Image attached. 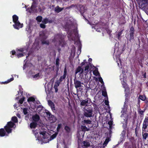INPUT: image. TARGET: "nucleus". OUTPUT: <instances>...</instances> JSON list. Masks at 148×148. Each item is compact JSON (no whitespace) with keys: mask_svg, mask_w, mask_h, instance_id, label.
Instances as JSON below:
<instances>
[{"mask_svg":"<svg viewBox=\"0 0 148 148\" xmlns=\"http://www.w3.org/2000/svg\"><path fill=\"white\" fill-rule=\"evenodd\" d=\"M139 99L142 101H145L146 99V97L145 95H140L138 97Z\"/></svg>","mask_w":148,"mask_h":148,"instance_id":"obj_28","label":"nucleus"},{"mask_svg":"<svg viewBox=\"0 0 148 148\" xmlns=\"http://www.w3.org/2000/svg\"><path fill=\"white\" fill-rule=\"evenodd\" d=\"M10 53H12V55H16V52L14 50H12L11 51Z\"/></svg>","mask_w":148,"mask_h":148,"instance_id":"obj_62","label":"nucleus"},{"mask_svg":"<svg viewBox=\"0 0 148 148\" xmlns=\"http://www.w3.org/2000/svg\"><path fill=\"white\" fill-rule=\"evenodd\" d=\"M121 112L122 113L123 112V113L122 114H121V117H125V116H124V115L125 114V115H126V113L125 112H124V111H123V110H122Z\"/></svg>","mask_w":148,"mask_h":148,"instance_id":"obj_51","label":"nucleus"},{"mask_svg":"<svg viewBox=\"0 0 148 148\" xmlns=\"http://www.w3.org/2000/svg\"><path fill=\"white\" fill-rule=\"evenodd\" d=\"M14 80V78L13 77L11 78L10 79H8L7 80L8 83Z\"/></svg>","mask_w":148,"mask_h":148,"instance_id":"obj_61","label":"nucleus"},{"mask_svg":"<svg viewBox=\"0 0 148 148\" xmlns=\"http://www.w3.org/2000/svg\"><path fill=\"white\" fill-rule=\"evenodd\" d=\"M145 111V109H144V110H142L140 108V107H139L138 108V113L139 114L140 116H143L144 115V113Z\"/></svg>","mask_w":148,"mask_h":148,"instance_id":"obj_19","label":"nucleus"},{"mask_svg":"<svg viewBox=\"0 0 148 148\" xmlns=\"http://www.w3.org/2000/svg\"><path fill=\"white\" fill-rule=\"evenodd\" d=\"M143 122H145L146 123H148V116L145 118Z\"/></svg>","mask_w":148,"mask_h":148,"instance_id":"obj_59","label":"nucleus"},{"mask_svg":"<svg viewBox=\"0 0 148 148\" xmlns=\"http://www.w3.org/2000/svg\"><path fill=\"white\" fill-rule=\"evenodd\" d=\"M25 97H23L19 100V102L21 104H22L24 101Z\"/></svg>","mask_w":148,"mask_h":148,"instance_id":"obj_46","label":"nucleus"},{"mask_svg":"<svg viewBox=\"0 0 148 148\" xmlns=\"http://www.w3.org/2000/svg\"><path fill=\"white\" fill-rule=\"evenodd\" d=\"M42 22L44 24H46L48 23V19L47 18H46L44 19L42 21Z\"/></svg>","mask_w":148,"mask_h":148,"instance_id":"obj_47","label":"nucleus"},{"mask_svg":"<svg viewBox=\"0 0 148 148\" xmlns=\"http://www.w3.org/2000/svg\"><path fill=\"white\" fill-rule=\"evenodd\" d=\"M16 56L18 58H19L24 56V55L23 53H17L16 54Z\"/></svg>","mask_w":148,"mask_h":148,"instance_id":"obj_37","label":"nucleus"},{"mask_svg":"<svg viewBox=\"0 0 148 148\" xmlns=\"http://www.w3.org/2000/svg\"><path fill=\"white\" fill-rule=\"evenodd\" d=\"M89 67V65H87L85 67L84 71V69L82 68L81 66H79L76 69V70L75 72V74H77V73L81 71L79 75H81L82 74H83L84 73L85 75H87L88 72L89 71L88 69Z\"/></svg>","mask_w":148,"mask_h":148,"instance_id":"obj_2","label":"nucleus"},{"mask_svg":"<svg viewBox=\"0 0 148 148\" xmlns=\"http://www.w3.org/2000/svg\"><path fill=\"white\" fill-rule=\"evenodd\" d=\"M12 19L13 22L14 23L15 22L19 21L18 17L16 15H14L12 16Z\"/></svg>","mask_w":148,"mask_h":148,"instance_id":"obj_22","label":"nucleus"},{"mask_svg":"<svg viewBox=\"0 0 148 148\" xmlns=\"http://www.w3.org/2000/svg\"><path fill=\"white\" fill-rule=\"evenodd\" d=\"M38 125L37 123L33 121L30 124V127L31 129L35 128Z\"/></svg>","mask_w":148,"mask_h":148,"instance_id":"obj_12","label":"nucleus"},{"mask_svg":"<svg viewBox=\"0 0 148 148\" xmlns=\"http://www.w3.org/2000/svg\"><path fill=\"white\" fill-rule=\"evenodd\" d=\"M123 21L121 22V25H123V24H125L126 22L125 21L124 19H123Z\"/></svg>","mask_w":148,"mask_h":148,"instance_id":"obj_64","label":"nucleus"},{"mask_svg":"<svg viewBox=\"0 0 148 148\" xmlns=\"http://www.w3.org/2000/svg\"><path fill=\"white\" fill-rule=\"evenodd\" d=\"M40 135H42L43 136V138L44 139H45L47 138L45 137V135L46 134V132L45 131H43L40 132Z\"/></svg>","mask_w":148,"mask_h":148,"instance_id":"obj_32","label":"nucleus"},{"mask_svg":"<svg viewBox=\"0 0 148 148\" xmlns=\"http://www.w3.org/2000/svg\"><path fill=\"white\" fill-rule=\"evenodd\" d=\"M32 119L33 121L37 123L40 120V118L38 115L36 114L32 116Z\"/></svg>","mask_w":148,"mask_h":148,"instance_id":"obj_10","label":"nucleus"},{"mask_svg":"<svg viewBox=\"0 0 148 148\" xmlns=\"http://www.w3.org/2000/svg\"><path fill=\"white\" fill-rule=\"evenodd\" d=\"M27 111H28V108H24L23 109V112L24 114L25 115H26L27 114V113H28Z\"/></svg>","mask_w":148,"mask_h":148,"instance_id":"obj_42","label":"nucleus"},{"mask_svg":"<svg viewBox=\"0 0 148 148\" xmlns=\"http://www.w3.org/2000/svg\"><path fill=\"white\" fill-rule=\"evenodd\" d=\"M99 81L102 84H104V82L102 78L101 77L99 78Z\"/></svg>","mask_w":148,"mask_h":148,"instance_id":"obj_50","label":"nucleus"},{"mask_svg":"<svg viewBox=\"0 0 148 148\" xmlns=\"http://www.w3.org/2000/svg\"><path fill=\"white\" fill-rule=\"evenodd\" d=\"M48 103L52 110H54L55 109L54 104L51 100H49L48 101Z\"/></svg>","mask_w":148,"mask_h":148,"instance_id":"obj_18","label":"nucleus"},{"mask_svg":"<svg viewBox=\"0 0 148 148\" xmlns=\"http://www.w3.org/2000/svg\"><path fill=\"white\" fill-rule=\"evenodd\" d=\"M42 44H46L47 45H49V40H42Z\"/></svg>","mask_w":148,"mask_h":148,"instance_id":"obj_34","label":"nucleus"},{"mask_svg":"<svg viewBox=\"0 0 148 148\" xmlns=\"http://www.w3.org/2000/svg\"><path fill=\"white\" fill-rule=\"evenodd\" d=\"M62 40V36L59 34H57L55 36L54 38L52 40V42H59L61 43L60 41Z\"/></svg>","mask_w":148,"mask_h":148,"instance_id":"obj_6","label":"nucleus"},{"mask_svg":"<svg viewBox=\"0 0 148 148\" xmlns=\"http://www.w3.org/2000/svg\"><path fill=\"white\" fill-rule=\"evenodd\" d=\"M141 6L143 8L145 9V7L143 6V5H145L148 3V0H141Z\"/></svg>","mask_w":148,"mask_h":148,"instance_id":"obj_20","label":"nucleus"},{"mask_svg":"<svg viewBox=\"0 0 148 148\" xmlns=\"http://www.w3.org/2000/svg\"><path fill=\"white\" fill-rule=\"evenodd\" d=\"M66 77V76L64 75L61 76L59 79V82H61L64 80L65 79Z\"/></svg>","mask_w":148,"mask_h":148,"instance_id":"obj_36","label":"nucleus"},{"mask_svg":"<svg viewBox=\"0 0 148 148\" xmlns=\"http://www.w3.org/2000/svg\"><path fill=\"white\" fill-rule=\"evenodd\" d=\"M64 9V8H60L58 6H57L55 8V11L56 12L58 13L62 11Z\"/></svg>","mask_w":148,"mask_h":148,"instance_id":"obj_17","label":"nucleus"},{"mask_svg":"<svg viewBox=\"0 0 148 148\" xmlns=\"http://www.w3.org/2000/svg\"><path fill=\"white\" fill-rule=\"evenodd\" d=\"M55 90V92H57L58 90V88L57 87V86H56L55 85H54V87Z\"/></svg>","mask_w":148,"mask_h":148,"instance_id":"obj_58","label":"nucleus"},{"mask_svg":"<svg viewBox=\"0 0 148 148\" xmlns=\"http://www.w3.org/2000/svg\"><path fill=\"white\" fill-rule=\"evenodd\" d=\"M46 113L47 116L49 118H53L54 117V116L51 115V113L49 111L47 112Z\"/></svg>","mask_w":148,"mask_h":148,"instance_id":"obj_40","label":"nucleus"},{"mask_svg":"<svg viewBox=\"0 0 148 148\" xmlns=\"http://www.w3.org/2000/svg\"><path fill=\"white\" fill-rule=\"evenodd\" d=\"M84 146L86 147H89L90 145V144L88 142H87L86 141H84L83 143Z\"/></svg>","mask_w":148,"mask_h":148,"instance_id":"obj_38","label":"nucleus"},{"mask_svg":"<svg viewBox=\"0 0 148 148\" xmlns=\"http://www.w3.org/2000/svg\"><path fill=\"white\" fill-rule=\"evenodd\" d=\"M93 73L94 75L97 76L98 75V74H99V73L98 71H93Z\"/></svg>","mask_w":148,"mask_h":148,"instance_id":"obj_57","label":"nucleus"},{"mask_svg":"<svg viewBox=\"0 0 148 148\" xmlns=\"http://www.w3.org/2000/svg\"><path fill=\"white\" fill-rule=\"evenodd\" d=\"M122 85H123V88H125L126 87V84L125 81H123L122 82Z\"/></svg>","mask_w":148,"mask_h":148,"instance_id":"obj_55","label":"nucleus"},{"mask_svg":"<svg viewBox=\"0 0 148 148\" xmlns=\"http://www.w3.org/2000/svg\"><path fill=\"white\" fill-rule=\"evenodd\" d=\"M86 60H84L83 62L82 63H81L80 64V65H81L80 66H81V67L82 66H84V65L85 63H86ZM86 63H87V62H86Z\"/></svg>","mask_w":148,"mask_h":148,"instance_id":"obj_56","label":"nucleus"},{"mask_svg":"<svg viewBox=\"0 0 148 148\" xmlns=\"http://www.w3.org/2000/svg\"><path fill=\"white\" fill-rule=\"evenodd\" d=\"M39 76H40L39 73H38L36 74V75H33V77L34 78H36L38 77H39Z\"/></svg>","mask_w":148,"mask_h":148,"instance_id":"obj_54","label":"nucleus"},{"mask_svg":"<svg viewBox=\"0 0 148 148\" xmlns=\"http://www.w3.org/2000/svg\"><path fill=\"white\" fill-rule=\"evenodd\" d=\"M104 102H105V104L106 105V106H109V101L108 100H105Z\"/></svg>","mask_w":148,"mask_h":148,"instance_id":"obj_60","label":"nucleus"},{"mask_svg":"<svg viewBox=\"0 0 148 148\" xmlns=\"http://www.w3.org/2000/svg\"><path fill=\"white\" fill-rule=\"evenodd\" d=\"M92 121L89 119H86L85 118H84V119L82 121V123L84 125H86L87 124H90L91 123Z\"/></svg>","mask_w":148,"mask_h":148,"instance_id":"obj_14","label":"nucleus"},{"mask_svg":"<svg viewBox=\"0 0 148 148\" xmlns=\"http://www.w3.org/2000/svg\"><path fill=\"white\" fill-rule=\"evenodd\" d=\"M125 123L123 125V128L124 130H126V128L127 127V121L128 120L127 117L125 118V119H124Z\"/></svg>","mask_w":148,"mask_h":148,"instance_id":"obj_25","label":"nucleus"},{"mask_svg":"<svg viewBox=\"0 0 148 148\" xmlns=\"http://www.w3.org/2000/svg\"><path fill=\"white\" fill-rule=\"evenodd\" d=\"M110 139L109 138L107 137L103 143V146H104V145H105V146H106L109 142V141H110Z\"/></svg>","mask_w":148,"mask_h":148,"instance_id":"obj_27","label":"nucleus"},{"mask_svg":"<svg viewBox=\"0 0 148 148\" xmlns=\"http://www.w3.org/2000/svg\"><path fill=\"white\" fill-rule=\"evenodd\" d=\"M102 95L104 97H108L107 93L106 91L104 90L102 91Z\"/></svg>","mask_w":148,"mask_h":148,"instance_id":"obj_45","label":"nucleus"},{"mask_svg":"<svg viewBox=\"0 0 148 148\" xmlns=\"http://www.w3.org/2000/svg\"><path fill=\"white\" fill-rule=\"evenodd\" d=\"M12 120L14 122V123H17L18 121L17 118L15 116H13L12 118Z\"/></svg>","mask_w":148,"mask_h":148,"instance_id":"obj_35","label":"nucleus"},{"mask_svg":"<svg viewBox=\"0 0 148 148\" xmlns=\"http://www.w3.org/2000/svg\"><path fill=\"white\" fill-rule=\"evenodd\" d=\"M148 125L147 124V123L143 122V127H142V130L143 132H148V128L147 130V127L148 126Z\"/></svg>","mask_w":148,"mask_h":148,"instance_id":"obj_16","label":"nucleus"},{"mask_svg":"<svg viewBox=\"0 0 148 148\" xmlns=\"http://www.w3.org/2000/svg\"><path fill=\"white\" fill-rule=\"evenodd\" d=\"M36 7V3L35 1H34L32 3V5L30 9L32 11L35 12L36 11V10L35 11V10Z\"/></svg>","mask_w":148,"mask_h":148,"instance_id":"obj_11","label":"nucleus"},{"mask_svg":"<svg viewBox=\"0 0 148 148\" xmlns=\"http://www.w3.org/2000/svg\"><path fill=\"white\" fill-rule=\"evenodd\" d=\"M64 130L66 133L69 134L71 132V129L70 126L66 125L64 126Z\"/></svg>","mask_w":148,"mask_h":148,"instance_id":"obj_15","label":"nucleus"},{"mask_svg":"<svg viewBox=\"0 0 148 148\" xmlns=\"http://www.w3.org/2000/svg\"><path fill=\"white\" fill-rule=\"evenodd\" d=\"M6 125L12 128L14 125L15 124L12 121H10L8 122Z\"/></svg>","mask_w":148,"mask_h":148,"instance_id":"obj_24","label":"nucleus"},{"mask_svg":"<svg viewBox=\"0 0 148 148\" xmlns=\"http://www.w3.org/2000/svg\"><path fill=\"white\" fill-rule=\"evenodd\" d=\"M93 110L91 106L85 108L84 111L83 115L84 117L90 118L92 116Z\"/></svg>","mask_w":148,"mask_h":148,"instance_id":"obj_1","label":"nucleus"},{"mask_svg":"<svg viewBox=\"0 0 148 148\" xmlns=\"http://www.w3.org/2000/svg\"><path fill=\"white\" fill-rule=\"evenodd\" d=\"M12 129L6 125L3 128L0 129V137H3L6 135V132L8 134L12 132Z\"/></svg>","mask_w":148,"mask_h":148,"instance_id":"obj_3","label":"nucleus"},{"mask_svg":"<svg viewBox=\"0 0 148 148\" xmlns=\"http://www.w3.org/2000/svg\"><path fill=\"white\" fill-rule=\"evenodd\" d=\"M81 129L82 131L84 132L86 131H88L90 130V128L86 127L85 125H82L81 126Z\"/></svg>","mask_w":148,"mask_h":148,"instance_id":"obj_21","label":"nucleus"},{"mask_svg":"<svg viewBox=\"0 0 148 148\" xmlns=\"http://www.w3.org/2000/svg\"><path fill=\"white\" fill-rule=\"evenodd\" d=\"M108 124L109 125V128L110 129L112 128V125L113 124V122L112 121H110L108 122Z\"/></svg>","mask_w":148,"mask_h":148,"instance_id":"obj_43","label":"nucleus"},{"mask_svg":"<svg viewBox=\"0 0 148 148\" xmlns=\"http://www.w3.org/2000/svg\"><path fill=\"white\" fill-rule=\"evenodd\" d=\"M42 17L41 16H38L36 17V19L38 22H41L42 21Z\"/></svg>","mask_w":148,"mask_h":148,"instance_id":"obj_33","label":"nucleus"},{"mask_svg":"<svg viewBox=\"0 0 148 148\" xmlns=\"http://www.w3.org/2000/svg\"><path fill=\"white\" fill-rule=\"evenodd\" d=\"M45 8L42 3L40 4L38 7V10L40 12H43V11L45 10Z\"/></svg>","mask_w":148,"mask_h":148,"instance_id":"obj_13","label":"nucleus"},{"mask_svg":"<svg viewBox=\"0 0 148 148\" xmlns=\"http://www.w3.org/2000/svg\"><path fill=\"white\" fill-rule=\"evenodd\" d=\"M123 30H122L120 32H119L117 34V38L119 40L121 38V36L123 33Z\"/></svg>","mask_w":148,"mask_h":148,"instance_id":"obj_29","label":"nucleus"},{"mask_svg":"<svg viewBox=\"0 0 148 148\" xmlns=\"http://www.w3.org/2000/svg\"><path fill=\"white\" fill-rule=\"evenodd\" d=\"M58 134V132H55L50 137V140H52L55 138Z\"/></svg>","mask_w":148,"mask_h":148,"instance_id":"obj_31","label":"nucleus"},{"mask_svg":"<svg viewBox=\"0 0 148 148\" xmlns=\"http://www.w3.org/2000/svg\"><path fill=\"white\" fill-rule=\"evenodd\" d=\"M40 27L42 28L45 29L46 27V25L44 23H41L40 24Z\"/></svg>","mask_w":148,"mask_h":148,"instance_id":"obj_49","label":"nucleus"},{"mask_svg":"<svg viewBox=\"0 0 148 148\" xmlns=\"http://www.w3.org/2000/svg\"><path fill=\"white\" fill-rule=\"evenodd\" d=\"M66 75H67V70H66V67H65L64 69V74H63V75L66 76Z\"/></svg>","mask_w":148,"mask_h":148,"instance_id":"obj_53","label":"nucleus"},{"mask_svg":"<svg viewBox=\"0 0 148 148\" xmlns=\"http://www.w3.org/2000/svg\"><path fill=\"white\" fill-rule=\"evenodd\" d=\"M59 114L61 115L62 117H64V114L63 111L61 110L59 112Z\"/></svg>","mask_w":148,"mask_h":148,"instance_id":"obj_44","label":"nucleus"},{"mask_svg":"<svg viewBox=\"0 0 148 148\" xmlns=\"http://www.w3.org/2000/svg\"><path fill=\"white\" fill-rule=\"evenodd\" d=\"M126 130H123L122 131L121 133V135L122 136H125L126 133Z\"/></svg>","mask_w":148,"mask_h":148,"instance_id":"obj_48","label":"nucleus"},{"mask_svg":"<svg viewBox=\"0 0 148 148\" xmlns=\"http://www.w3.org/2000/svg\"><path fill=\"white\" fill-rule=\"evenodd\" d=\"M74 84L75 87L76 88L80 87L82 86V83L76 79L75 77L74 79Z\"/></svg>","mask_w":148,"mask_h":148,"instance_id":"obj_8","label":"nucleus"},{"mask_svg":"<svg viewBox=\"0 0 148 148\" xmlns=\"http://www.w3.org/2000/svg\"><path fill=\"white\" fill-rule=\"evenodd\" d=\"M40 108V110H42L43 108V107L41 105H39L38 106L37 108Z\"/></svg>","mask_w":148,"mask_h":148,"instance_id":"obj_63","label":"nucleus"},{"mask_svg":"<svg viewBox=\"0 0 148 148\" xmlns=\"http://www.w3.org/2000/svg\"><path fill=\"white\" fill-rule=\"evenodd\" d=\"M35 101V99L34 98L31 97H29L27 99V101L28 102H33Z\"/></svg>","mask_w":148,"mask_h":148,"instance_id":"obj_30","label":"nucleus"},{"mask_svg":"<svg viewBox=\"0 0 148 148\" xmlns=\"http://www.w3.org/2000/svg\"><path fill=\"white\" fill-rule=\"evenodd\" d=\"M62 126V124L61 123L59 124L58 125V126L57 127V132L60 131V129L61 128Z\"/></svg>","mask_w":148,"mask_h":148,"instance_id":"obj_41","label":"nucleus"},{"mask_svg":"<svg viewBox=\"0 0 148 148\" xmlns=\"http://www.w3.org/2000/svg\"><path fill=\"white\" fill-rule=\"evenodd\" d=\"M14 24L13 26L14 28L17 29H19L20 28H22L23 26L21 25L19 21L14 23Z\"/></svg>","mask_w":148,"mask_h":148,"instance_id":"obj_9","label":"nucleus"},{"mask_svg":"<svg viewBox=\"0 0 148 148\" xmlns=\"http://www.w3.org/2000/svg\"><path fill=\"white\" fill-rule=\"evenodd\" d=\"M148 136V134L147 132H145L143 131L142 136L143 139L146 140Z\"/></svg>","mask_w":148,"mask_h":148,"instance_id":"obj_26","label":"nucleus"},{"mask_svg":"<svg viewBox=\"0 0 148 148\" xmlns=\"http://www.w3.org/2000/svg\"><path fill=\"white\" fill-rule=\"evenodd\" d=\"M60 59L59 58H57L56 61V65L57 67L58 68L59 64Z\"/></svg>","mask_w":148,"mask_h":148,"instance_id":"obj_39","label":"nucleus"},{"mask_svg":"<svg viewBox=\"0 0 148 148\" xmlns=\"http://www.w3.org/2000/svg\"><path fill=\"white\" fill-rule=\"evenodd\" d=\"M79 11L80 12L81 14L82 15V16H83V17L85 18V19L88 22L89 21L86 19L85 17V16H84V13L85 12L86 10H87V8L85 6H84L82 5H79Z\"/></svg>","mask_w":148,"mask_h":148,"instance_id":"obj_7","label":"nucleus"},{"mask_svg":"<svg viewBox=\"0 0 148 148\" xmlns=\"http://www.w3.org/2000/svg\"><path fill=\"white\" fill-rule=\"evenodd\" d=\"M110 0H103V6H108L110 4Z\"/></svg>","mask_w":148,"mask_h":148,"instance_id":"obj_23","label":"nucleus"},{"mask_svg":"<svg viewBox=\"0 0 148 148\" xmlns=\"http://www.w3.org/2000/svg\"><path fill=\"white\" fill-rule=\"evenodd\" d=\"M91 102V100L89 98H88L85 100H82L80 103V105L81 106H85L86 107L90 106H88L87 104L90 103Z\"/></svg>","mask_w":148,"mask_h":148,"instance_id":"obj_5","label":"nucleus"},{"mask_svg":"<svg viewBox=\"0 0 148 148\" xmlns=\"http://www.w3.org/2000/svg\"><path fill=\"white\" fill-rule=\"evenodd\" d=\"M125 139V136H121L120 138V140L121 142L124 140Z\"/></svg>","mask_w":148,"mask_h":148,"instance_id":"obj_52","label":"nucleus"},{"mask_svg":"<svg viewBox=\"0 0 148 148\" xmlns=\"http://www.w3.org/2000/svg\"><path fill=\"white\" fill-rule=\"evenodd\" d=\"M134 32L135 29L133 26L131 27L129 31V40L131 42L132 40H133L134 39Z\"/></svg>","mask_w":148,"mask_h":148,"instance_id":"obj_4","label":"nucleus"}]
</instances>
